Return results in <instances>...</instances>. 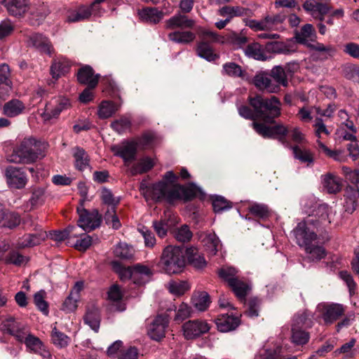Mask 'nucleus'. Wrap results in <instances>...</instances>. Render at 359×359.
<instances>
[{"mask_svg": "<svg viewBox=\"0 0 359 359\" xmlns=\"http://www.w3.org/2000/svg\"><path fill=\"white\" fill-rule=\"evenodd\" d=\"M163 178L169 182H158L153 184L149 190V194L154 201H166L172 204L177 201H191L196 196L198 190L194 185L173 184L177 180V176L172 171L166 172Z\"/></svg>", "mask_w": 359, "mask_h": 359, "instance_id": "nucleus-1", "label": "nucleus"}, {"mask_svg": "<svg viewBox=\"0 0 359 359\" xmlns=\"http://www.w3.org/2000/svg\"><path fill=\"white\" fill-rule=\"evenodd\" d=\"M46 144L32 137L24 138L9 157L14 163H32L45 156Z\"/></svg>", "mask_w": 359, "mask_h": 359, "instance_id": "nucleus-2", "label": "nucleus"}, {"mask_svg": "<svg viewBox=\"0 0 359 359\" xmlns=\"http://www.w3.org/2000/svg\"><path fill=\"white\" fill-rule=\"evenodd\" d=\"M249 104L255 110L258 118L266 123H273L281 114V102L276 96L264 98L260 95L249 97Z\"/></svg>", "mask_w": 359, "mask_h": 359, "instance_id": "nucleus-3", "label": "nucleus"}, {"mask_svg": "<svg viewBox=\"0 0 359 359\" xmlns=\"http://www.w3.org/2000/svg\"><path fill=\"white\" fill-rule=\"evenodd\" d=\"M160 265L166 273H180L185 266L182 249L172 245L165 248L161 257Z\"/></svg>", "mask_w": 359, "mask_h": 359, "instance_id": "nucleus-4", "label": "nucleus"}, {"mask_svg": "<svg viewBox=\"0 0 359 359\" xmlns=\"http://www.w3.org/2000/svg\"><path fill=\"white\" fill-rule=\"evenodd\" d=\"M311 315L308 311L296 314L292 320L291 340L296 345L306 344L310 338L309 333L304 328L312 326Z\"/></svg>", "mask_w": 359, "mask_h": 359, "instance_id": "nucleus-5", "label": "nucleus"}, {"mask_svg": "<svg viewBox=\"0 0 359 359\" xmlns=\"http://www.w3.org/2000/svg\"><path fill=\"white\" fill-rule=\"evenodd\" d=\"M314 228L326 226L331 223L329 218V208L325 204L316 206L308 217L304 220Z\"/></svg>", "mask_w": 359, "mask_h": 359, "instance_id": "nucleus-6", "label": "nucleus"}, {"mask_svg": "<svg viewBox=\"0 0 359 359\" xmlns=\"http://www.w3.org/2000/svg\"><path fill=\"white\" fill-rule=\"evenodd\" d=\"M78 226L85 231H90L100 226L102 217L97 210L88 212L86 209H78Z\"/></svg>", "mask_w": 359, "mask_h": 359, "instance_id": "nucleus-7", "label": "nucleus"}, {"mask_svg": "<svg viewBox=\"0 0 359 359\" xmlns=\"http://www.w3.org/2000/svg\"><path fill=\"white\" fill-rule=\"evenodd\" d=\"M311 225L302 221L299 222L294 229L293 232L297 243L300 247L306 248L317 240L316 233L311 230Z\"/></svg>", "mask_w": 359, "mask_h": 359, "instance_id": "nucleus-8", "label": "nucleus"}, {"mask_svg": "<svg viewBox=\"0 0 359 359\" xmlns=\"http://www.w3.org/2000/svg\"><path fill=\"white\" fill-rule=\"evenodd\" d=\"M210 325L205 320H193L186 322L183 326V334L187 339H192L208 332Z\"/></svg>", "mask_w": 359, "mask_h": 359, "instance_id": "nucleus-9", "label": "nucleus"}, {"mask_svg": "<svg viewBox=\"0 0 359 359\" xmlns=\"http://www.w3.org/2000/svg\"><path fill=\"white\" fill-rule=\"evenodd\" d=\"M252 83L259 90L268 93H277L280 90L278 84L273 82L270 74L261 71L257 72L252 79Z\"/></svg>", "mask_w": 359, "mask_h": 359, "instance_id": "nucleus-10", "label": "nucleus"}, {"mask_svg": "<svg viewBox=\"0 0 359 359\" xmlns=\"http://www.w3.org/2000/svg\"><path fill=\"white\" fill-rule=\"evenodd\" d=\"M5 176L10 188L21 189L27 184V175L21 168L9 166L6 169Z\"/></svg>", "mask_w": 359, "mask_h": 359, "instance_id": "nucleus-11", "label": "nucleus"}, {"mask_svg": "<svg viewBox=\"0 0 359 359\" xmlns=\"http://www.w3.org/2000/svg\"><path fill=\"white\" fill-rule=\"evenodd\" d=\"M114 154L122 158L126 165L136 158L137 151V144L133 142H124L112 148Z\"/></svg>", "mask_w": 359, "mask_h": 359, "instance_id": "nucleus-12", "label": "nucleus"}, {"mask_svg": "<svg viewBox=\"0 0 359 359\" xmlns=\"http://www.w3.org/2000/svg\"><path fill=\"white\" fill-rule=\"evenodd\" d=\"M303 8L313 18L320 22L325 19V15L330 11L327 4L320 3L316 0H306L303 4Z\"/></svg>", "mask_w": 359, "mask_h": 359, "instance_id": "nucleus-13", "label": "nucleus"}, {"mask_svg": "<svg viewBox=\"0 0 359 359\" xmlns=\"http://www.w3.org/2000/svg\"><path fill=\"white\" fill-rule=\"evenodd\" d=\"M345 308L340 304H325L323 306L322 318L326 325H331L344 315Z\"/></svg>", "mask_w": 359, "mask_h": 359, "instance_id": "nucleus-14", "label": "nucleus"}, {"mask_svg": "<svg viewBox=\"0 0 359 359\" xmlns=\"http://www.w3.org/2000/svg\"><path fill=\"white\" fill-rule=\"evenodd\" d=\"M8 13L16 18L24 17L29 10V0H4Z\"/></svg>", "mask_w": 359, "mask_h": 359, "instance_id": "nucleus-15", "label": "nucleus"}, {"mask_svg": "<svg viewBox=\"0 0 359 359\" xmlns=\"http://www.w3.org/2000/svg\"><path fill=\"white\" fill-rule=\"evenodd\" d=\"M167 318L158 316L149 325L148 334L154 340L159 341L165 337V329L168 327Z\"/></svg>", "mask_w": 359, "mask_h": 359, "instance_id": "nucleus-16", "label": "nucleus"}, {"mask_svg": "<svg viewBox=\"0 0 359 359\" xmlns=\"http://www.w3.org/2000/svg\"><path fill=\"white\" fill-rule=\"evenodd\" d=\"M29 46H32L39 51L50 55L53 48L49 39L41 34H32L27 40Z\"/></svg>", "mask_w": 359, "mask_h": 359, "instance_id": "nucleus-17", "label": "nucleus"}, {"mask_svg": "<svg viewBox=\"0 0 359 359\" xmlns=\"http://www.w3.org/2000/svg\"><path fill=\"white\" fill-rule=\"evenodd\" d=\"M100 75L95 74L90 66L86 65L78 70L77 80L81 84L87 85L90 88H95L98 83Z\"/></svg>", "mask_w": 359, "mask_h": 359, "instance_id": "nucleus-18", "label": "nucleus"}, {"mask_svg": "<svg viewBox=\"0 0 359 359\" xmlns=\"http://www.w3.org/2000/svg\"><path fill=\"white\" fill-rule=\"evenodd\" d=\"M93 8L92 5H82L75 9L68 10L66 15V21L68 22H77L88 20L92 15V9Z\"/></svg>", "mask_w": 359, "mask_h": 359, "instance_id": "nucleus-19", "label": "nucleus"}, {"mask_svg": "<svg viewBox=\"0 0 359 359\" xmlns=\"http://www.w3.org/2000/svg\"><path fill=\"white\" fill-rule=\"evenodd\" d=\"M138 15L142 22L156 25L163 18L164 13L155 7H145L138 11Z\"/></svg>", "mask_w": 359, "mask_h": 359, "instance_id": "nucleus-20", "label": "nucleus"}, {"mask_svg": "<svg viewBox=\"0 0 359 359\" xmlns=\"http://www.w3.org/2000/svg\"><path fill=\"white\" fill-rule=\"evenodd\" d=\"M46 237V232L42 230L34 233L25 234L18 239L17 246L19 248H32L39 245Z\"/></svg>", "mask_w": 359, "mask_h": 359, "instance_id": "nucleus-21", "label": "nucleus"}, {"mask_svg": "<svg viewBox=\"0 0 359 359\" xmlns=\"http://www.w3.org/2000/svg\"><path fill=\"white\" fill-rule=\"evenodd\" d=\"M218 330L222 332H227L235 330L240 324L238 316L229 314H221L215 320Z\"/></svg>", "mask_w": 359, "mask_h": 359, "instance_id": "nucleus-22", "label": "nucleus"}, {"mask_svg": "<svg viewBox=\"0 0 359 359\" xmlns=\"http://www.w3.org/2000/svg\"><path fill=\"white\" fill-rule=\"evenodd\" d=\"M344 200L346 211L352 213L357 207L359 198V188L358 185H348L344 189Z\"/></svg>", "mask_w": 359, "mask_h": 359, "instance_id": "nucleus-23", "label": "nucleus"}, {"mask_svg": "<svg viewBox=\"0 0 359 359\" xmlns=\"http://www.w3.org/2000/svg\"><path fill=\"white\" fill-rule=\"evenodd\" d=\"M323 188L329 194H337L341 189V179L335 174L327 172L321 177Z\"/></svg>", "mask_w": 359, "mask_h": 359, "instance_id": "nucleus-24", "label": "nucleus"}, {"mask_svg": "<svg viewBox=\"0 0 359 359\" xmlns=\"http://www.w3.org/2000/svg\"><path fill=\"white\" fill-rule=\"evenodd\" d=\"M194 25L195 20L189 18L187 15L181 14L175 15L165 21V27L170 29L175 28H191Z\"/></svg>", "mask_w": 359, "mask_h": 359, "instance_id": "nucleus-25", "label": "nucleus"}, {"mask_svg": "<svg viewBox=\"0 0 359 359\" xmlns=\"http://www.w3.org/2000/svg\"><path fill=\"white\" fill-rule=\"evenodd\" d=\"M25 109V105L22 101L13 99L4 104L2 113L7 117L13 118L24 113Z\"/></svg>", "mask_w": 359, "mask_h": 359, "instance_id": "nucleus-26", "label": "nucleus"}, {"mask_svg": "<svg viewBox=\"0 0 359 359\" xmlns=\"http://www.w3.org/2000/svg\"><path fill=\"white\" fill-rule=\"evenodd\" d=\"M31 15L32 24L39 25L49 13V9L46 5L42 4H30L29 11Z\"/></svg>", "mask_w": 359, "mask_h": 359, "instance_id": "nucleus-27", "label": "nucleus"}, {"mask_svg": "<svg viewBox=\"0 0 359 359\" xmlns=\"http://www.w3.org/2000/svg\"><path fill=\"white\" fill-rule=\"evenodd\" d=\"M153 275L152 271L147 266L137 264L133 266V283L137 285L148 282Z\"/></svg>", "mask_w": 359, "mask_h": 359, "instance_id": "nucleus-28", "label": "nucleus"}, {"mask_svg": "<svg viewBox=\"0 0 359 359\" xmlns=\"http://www.w3.org/2000/svg\"><path fill=\"white\" fill-rule=\"evenodd\" d=\"M186 255L189 263L197 269L204 268L207 263L203 255H201L198 250L195 247H190L186 250Z\"/></svg>", "mask_w": 359, "mask_h": 359, "instance_id": "nucleus-29", "label": "nucleus"}, {"mask_svg": "<svg viewBox=\"0 0 359 359\" xmlns=\"http://www.w3.org/2000/svg\"><path fill=\"white\" fill-rule=\"evenodd\" d=\"M46 198V189L44 187H34L32 189L31 197L27 202V207L29 206V210L38 208L44 203Z\"/></svg>", "mask_w": 359, "mask_h": 359, "instance_id": "nucleus-30", "label": "nucleus"}, {"mask_svg": "<svg viewBox=\"0 0 359 359\" xmlns=\"http://www.w3.org/2000/svg\"><path fill=\"white\" fill-rule=\"evenodd\" d=\"M222 74L233 78L246 79L247 73L242 67L233 62H226L222 66Z\"/></svg>", "mask_w": 359, "mask_h": 359, "instance_id": "nucleus-31", "label": "nucleus"}, {"mask_svg": "<svg viewBox=\"0 0 359 359\" xmlns=\"http://www.w3.org/2000/svg\"><path fill=\"white\" fill-rule=\"evenodd\" d=\"M119 106L114 102L104 100L98 106L97 116L101 119H106L112 116L118 110Z\"/></svg>", "mask_w": 359, "mask_h": 359, "instance_id": "nucleus-32", "label": "nucleus"}, {"mask_svg": "<svg viewBox=\"0 0 359 359\" xmlns=\"http://www.w3.org/2000/svg\"><path fill=\"white\" fill-rule=\"evenodd\" d=\"M71 106L70 100L68 98L65 97H58L55 100V105L53 109H46L47 116L49 118H57L62 111L69 109Z\"/></svg>", "mask_w": 359, "mask_h": 359, "instance_id": "nucleus-33", "label": "nucleus"}, {"mask_svg": "<svg viewBox=\"0 0 359 359\" xmlns=\"http://www.w3.org/2000/svg\"><path fill=\"white\" fill-rule=\"evenodd\" d=\"M250 10L242 6H223L219 9L218 13L221 16H230V18L234 17L247 16Z\"/></svg>", "mask_w": 359, "mask_h": 359, "instance_id": "nucleus-34", "label": "nucleus"}, {"mask_svg": "<svg viewBox=\"0 0 359 359\" xmlns=\"http://www.w3.org/2000/svg\"><path fill=\"white\" fill-rule=\"evenodd\" d=\"M270 75L273 82L278 84V87H287L288 79L287 74L282 66L278 65L273 67L270 72Z\"/></svg>", "mask_w": 359, "mask_h": 359, "instance_id": "nucleus-35", "label": "nucleus"}, {"mask_svg": "<svg viewBox=\"0 0 359 359\" xmlns=\"http://www.w3.org/2000/svg\"><path fill=\"white\" fill-rule=\"evenodd\" d=\"M191 302L196 309L204 311L210 304V296L206 292H198L192 297Z\"/></svg>", "mask_w": 359, "mask_h": 359, "instance_id": "nucleus-36", "label": "nucleus"}, {"mask_svg": "<svg viewBox=\"0 0 359 359\" xmlns=\"http://www.w3.org/2000/svg\"><path fill=\"white\" fill-rule=\"evenodd\" d=\"M84 322L88 325L92 330L97 332L100 327V317L98 309L93 306L88 309L86 316H84Z\"/></svg>", "mask_w": 359, "mask_h": 359, "instance_id": "nucleus-37", "label": "nucleus"}, {"mask_svg": "<svg viewBox=\"0 0 359 359\" xmlns=\"http://www.w3.org/2000/svg\"><path fill=\"white\" fill-rule=\"evenodd\" d=\"M73 156L75 159V167L77 170L83 171L89 166V157L83 149L75 148Z\"/></svg>", "mask_w": 359, "mask_h": 359, "instance_id": "nucleus-38", "label": "nucleus"}, {"mask_svg": "<svg viewBox=\"0 0 359 359\" xmlns=\"http://www.w3.org/2000/svg\"><path fill=\"white\" fill-rule=\"evenodd\" d=\"M196 53L199 57L209 62L214 61L219 57L218 55L214 53L210 45L205 41H200L198 43Z\"/></svg>", "mask_w": 359, "mask_h": 359, "instance_id": "nucleus-39", "label": "nucleus"}, {"mask_svg": "<svg viewBox=\"0 0 359 359\" xmlns=\"http://www.w3.org/2000/svg\"><path fill=\"white\" fill-rule=\"evenodd\" d=\"M244 53L246 56L257 60L264 61L267 59L261 45L258 43L248 44L244 49Z\"/></svg>", "mask_w": 359, "mask_h": 359, "instance_id": "nucleus-40", "label": "nucleus"}, {"mask_svg": "<svg viewBox=\"0 0 359 359\" xmlns=\"http://www.w3.org/2000/svg\"><path fill=\"white\" fill-rule=\"evenodd\" d=\"M24 342L27 348L34 352L40 353L43 357L50 356L49 352L43 349V346L39 338L32 334H28Z\"/></svg>", "mask_w": 359, "mask_h": 359, "instance_id": "nucleus-41", "label": "nucleus"}, {"mask_svg": "<svg viewBox=\"0 0 359 359\" xmlns=\"http://www.w3.org/2000/svg\"><path fill=\"white\" fill-rule=\"evenodd\" d=\"M154 166V163L151 158L145 157L141 158L137 163L134 164L130 168V173L132 175H137L148 172Z\"/></svg>", "mask_w": 359, "mask_h": 359, "instance_id": "nucleus-42", "label": "nucleus"}, {"mask_svg": "<svg viewBox=\"0 0 359 359\" xmlns=\"http://www.w3.org/2000/svg\"><path fill=\"white\" fill-rule=\"evenodd\" d=\"M285 20V16L283 14L267 15L264 18L266 31H276L281 27Z\"/></svg>", "mask_w": 359, "mask_h": 359, "instance_id": "nucleus-43", "label": "nucleus"}, {"mask_svg": "<svg viewBox=\"0 0 359 359\" xmlns=\"http://www.w3.org/2000/svg\"><path fill=\"white\" fill-rule=\"evenodd\" d=\"M227 41L237 48L243 47L248 41L247 31L241 30L239 33L231 32L226 35Z\"/></svg>", "mask_w": 359, "mask_h": 359, "instance_id": "nucleus-44", "label": "nucleus"}, {"mask_svg": "<svg viewBox=\"0 0 359 359\" xmlns=\"http://www.w3.org/2000/svg\"><path fill=\"white\" fill-rule=\"evenodd\" d=\"M304 249L309 255L308 258L312 262L319 261L327 255L326 250L323 246L314 243H311Z\"/></svg>", "mask_w": 359, "mask_h": 359, "instance_id": "nucleus-45", "label": "nucleus"}, {"mask_svg": "<svg viewBox=\"0 0 359 359\" xmlns=\"http://www.w3.org/2000/svg\"><path fill=\"white\" fill-rule=\"evenodd\" d=\"M316 36L315 29L312 25L306 24L301 30L295 34V39L297 42L305 44L309 39H311Z\"/></svg>", "mask_w": 359, "mask_h": 359, "instance_id": "nucleus-46", "label": "nucleus"}, {"mask_svg": "<svg viewBox=\"0 0 359 359\" xmlns=\"http://www.w3.org/2000/svg\"><path fill=\"white\" fill-rule=\"evenodd\" d=\"M189 285L185 280H171L168 283L167 288L170 293L176 296L184 294L189 290Z\"/></svg>", "mask_w": 359, "mask_h": 359, "instance_id": "nucleus-47", "label": "nucleus"}, {"mask_svg": "<svg viewBox=\"0 0 359 359\" xmlns=\"http://www.w3.org/2000/svg\"><path fill=\"white\" fill-rule=\"evenodd\" d=\"M168 36L170 41L179 43H188L195 39V34L191 32H174Z\"/></svg>", "mask_w": 359, "mask_h": 359, "instance_id": "nucleus-48", "label": "nucleus"}, {"mask_svg": "<svg viewBox=\"0 0 359 359\" xmlns=\"http://www.w3.org/2000/svg\"><path fill=\"white\" fill-rule=\"evenodd\" d=\"M292 149L294 158L302 163H307L308 165L313 163V156L309 150L302 149L298 146L292 147Z\"/></svg>", "mask_w": 359, "mask_h": 359, "instance_id": "nucleus-49", "label": "nucleus"}, {"mask_svg": "<svg viewBox=\"0 0 359 359\" xmlns=\"http://www.w3.org/2000/svg\"><path fill=\"white\" fill-rule=\"evenodd\" d=\"M203 242L206 246V250L211 255H215L219 245V240L215 233H209L205 235Z\"/></svg>", "mask_w": 359, "mask_h": 359, "instance_id": "nucleus-50", "label": "nucleus"}, {"mask_svg": "<svg viewBox=\"0 0 359 359\" xmlns=\"http://www.w3.org/2000/svg\"><path fill=\"white\" fill-rule=\"evenodd\" d=\"M229 285L238 298H244L250 289L248 284L238 277L232 280Z\"/></svg>", "mask_w": 359, "mask_h": 359, "instance_id": "nucleus-51", "label": "nucleus"}, {"mask_svg": "<svg viewBox=\"0 0 359 359\" xmlns=\"http://www.w3.org/2000/svg\"><path fill=\"white\" fill-rule=\"evenodd\" d=\"M311 48L318 53V57L322 60H326L329 57L333 56L337 52L334 46L332 45L325 46L320 43L312 45Z\"/></svg>", "mask_w": 359, "mask_h": 359, "instance_id": "nucleus-52", "label": "nucleus"}, {"mask_svg": "<svg viewBox=\"0 0 359 359\" xmlns=\"http://www.w3.org/2000/svg\"><path fill=\"white\" fill-rule=\"evenodd\" d=\"M198 36L201 41H205L208 43L223 42L222 36L207 29H201L198 32Z\"/></svg>", "mask_w": 359, "mask_h": 359, "instance_id": "nucleus-53", "label": "nucleus"}, {"mask_svg": "<svg viewBox=\"0 0 359 359\" xmlns=\"http://www.w3.org/2000/svg\"><path fill=\"white\" fill-rule=\"evenodd\" d=\"M46 292L43 290H41L36 292L34 295V302L36 306L40 310L44 315L48 314V304L45 301Z\"/></svg>", "mask_w": 359, "mask_h": 359, "instance_id": "nucleus-54", "label": "nucleus"}, {"mask_svg": "<svg viewBox=\"0 0 359 359\" xmlns=\"http://www.w3.org/2000/svg\"><path fill=\"white\" fill-rule=\"evenodd\" d=\"M53 343L60 348L66 347L69 344V337L63 332L59 331L54 327L51 333Z\"/></svg>", "mask_w": 359, "mask_h": 359, "instance_id": "nucleus-55", "label": "nucleus"}, {"mask_svg": "<svg viewBox=\"0 0 359 359\" xmlns=\"http://www.w3.org/2000/svg\"><path fill=\"white\" fill-rule=\"evenodd\" d=\"M133 249L126 243H119L114 250V254L116 257L121 259H129L133 256Z\"/></svg>", "mask_w": 359, "mask_h": 359, "instance_id": "nucleus-56", "label": "nucleus"}, {"mask_svg": "<svg viewBox=\"0 0 359 359\" xmlns=\"http://www.w3.org/2000/svg\"><path fill=\"white\" fill-rule=\"evenodd\" d=\"M100 197L102 202L109 206H117L120 203V198L115 197L111 191L102 188L100 193Z\"/></svg>", "mask_w": 359, "mask_h": 359, "instance_id": "nucleus-57", "label": "nucleus"}, {"mask_svg": "<svg viewBox=\"0 0 359 359\" xmlns=\"http://www.w3.org/2000/svg\"><path fill=\"white\" fill-rule=\"evenodd\" d=\"M6 262L16 266H22L28 262V258L23 256L17 251H11L5 258Z\"/></svg>", "mask_w": 359, "mask_h": 359, "instance_id": "nucleus-58", "label": "nucleus"}, {"mask_svg": "<svg viewBox=\"0 0 359 359\" xmlns=\"http://www.w3.org/2000/svg\"><path fill=\"white\" fill-rule=\"evenodd\" d=\"M69 65L65 61H55L51 66L50 71L53 78H58L60 75L68 72Z\"/></svg>", "mask_w": 359, "mask_h": 359, "instance_id": "nucleus-59", "label": "nucleus"}, {"mask_svg": "<svg viewBox=\"0 0 359 359\" xmlns=\"http://www.w3.org/2000/svg\"><path fill=\"white\" fill-rule=\"evenodd\" d=\"M266 48L269 51L273 53H283L287 55L292 52L287 45L279 41L268 43L266 44Z\"/></svg>", "mask_w": 359, "mask_h": 359, "instance_id": "nucleus-60", "label": "nucleus"}, {"mask_svg": "<svg viewBox=\"0 0 359 359\" xmlns=\"http://www.w3.org/2000/svg\"><path fill=\"white\" fill-rule=\"evenodd\" d=\"M249 211L252 215L259 218H266L269 215V209L264 204H252L249 207Z\"/></svg>", "mask_w": 359, "mask_h": 359, "instance_id": "nucleus-61", "label": "nucleus"}, {"mask_svg": "<svg viewBox=\"0 0 359 359\" xmlns=\"http://www.w3.org/2000/svg\"><path fill=\"white\" fill-rule=\"evenodd\" d=\"M131 126V121L126 117H122L111 123V128L118 133H123L129 130Z\"/></svg>", "mask_w": 359, "mask_h": 359, "instance_id": "nucleus-62", "label": "nucleus"}, {"mask_svg": "<svg viewBox=\"0 0 359 359\" xmlns=\"http://www.w3.org/2000/svg\"><path fill=\"white\" fill-rule=\"evenodd\" d=\"M193 236L192 232L190 231L187 225H182L177 229L175 233V238L182 243L189 242Z\"/></svg>", "mask_w": 359, "mask_h": 359, "instance_id": "nucleus-63", "label": "nucleus"}, {"mask_svg": "<svg viewBox=\"0 0 359 359\" xmlns=\"http://www.w3.org/2000/svg\"><path fill=\"white\" fill-rule=\"evenodd\" d=\"M288 128L283 124H276L273 126H270V137H277L280 140L285 139V136L288 133Z\"/></svg>", "mask_w": 359, "mask_h": 359, "instance_id": "nucleus-64", "label": "nucleus"}]
</instances>
